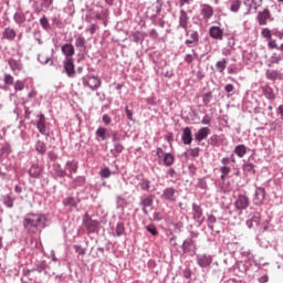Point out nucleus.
Here are the masks:
<instances>
[{
	"mask_svg": "<svg viewBox=\"0 0 283 283\" xmlns=\"http://www.w3.org/2000/svg\"><path fill=\"white\" fill-rule=\"evenodd\" d=\"M48 216L43 213L29 212L24 216L22 224L29 235L42 232L48 227Z\"/></svg>",
	"mask_w": 283,
	"mask_h": 283,
	"instance_id": "f257e3e1",
	"label": "nucleus"
},
{
	"mask_svg": "<svg viewBox=\"0 0 283 283\" xmlns=\"http://www.w3.org/2000/svg\"><path fill=\"white\" fill-rule=\"evenodd\" d=\"M135 180H137L136 188L139 191H144V193H154V191H156V186H154V184H151V180L145 177L144 174L136 175Z\"/></svg>",
	"mask_w": 283,
	"mask_h": 283,
	"instance_id": "f03ea898",
	"label": "nucleus"
},
{
	"mask_svg": "<svg viewBox=\"0 0 283 283\" xmlns=\"http://www.w3.org/2000/svg\"><path fill=\"white\" fill-rule=\"evenodd\" d=\"M13 21L19 27L23 25V23H32L34 21V13L30 10L23 11L18 9L13 14Z\"/></svg>",
	"mask_w": 283,
	"mask_h": 283,
	"instance_id": "7ed1b4c3",
	"label": "nucleus"
},
{
	"mask_svg": "<svg viewBox=\"0 0 283 283\" xmlns=\"http://www.w3.org/2000/svg\"><path fill=\"white\" fill-rule=\"evenodd\" d=\"M155 156L158 159V165H164V167H171L176 163V157L171 153H165L160 147L156 148Z\"/></svg>",
	"mask_w": 283,
	"mask_h": 283,
	"instance_id": "20e7f679",
	"label": "nucleus"
},
{
	"mask_svg": "<svg viewBox=\"0 0 283 283\" xmlns=\"http://www.w3.org/2000/svg\"><path fill=\"white\" fill-rule=\"evenodd\" d=\"M82 224L85 228L86 232L90 233H98V223L97 220L92 219L88 213H85L82 219Z\"/></svg>",
	"mask_w": 283,
	"mask_h": 283,
	"instance_id": "39448f33",
	"label": "nucleus"
},
{
	"mask_svg": "<svg viewBox=\"0 0 283 283\" xmlns=\"http://www.w3.org/2000/svg\"><path fill=\"white\" fill-rule=\"evenodd\" d=\"M164 4H165V2L163 0H156L155 12H154L153 8L147 9L146 17H147V19H149L151 21L153 25H158V23L156 22V19L160 14V12H163ZM151 12H154V13H151Z\"/></svg>",
	"mask_w": 283,
	"mask_h": 283,
	"instance_id": "423d86ee",
	"label": "nucleus"
},
{
	"mask_svg": "<svg viewBox=\"0 0 283 283\" xmlns=\"http://www.w3.org/2000/svg\"><path fill=\"white\" fill-rule=\"evenodd\" d=\"M160 200L164 202H176L178 200V189L167 187L161 190Z\"/></svg>",
	"mask_w": 283,
	"mask_h": 283,
	"instance_id": "0eeeda50",
	"label": "nucleus"
},
{
	"mask_svg": "<svg viewBox=\"0 0 283 283\" xmlns=\"http://www.w3.org/2000/svg\"><path fill=\"white\" fill-rule=\"evenodd\" d=\"M154 198L155 196L153 193H144L139 197V206L142 207V211L144 216H149V211L147 210L148 207H154Z\"/></svg>",
	"mask_w": 283,
	"mask_h": 283,
	"instance_id": "6e6552de",
	"label": "nucleus"
},
{
	"mask_svg": "<svg viewBox=\"0 0 283 283\" xmlns=\"http://www.w3.org/2000/svg\"><path fill=\"white\" fill-rule=\"evenodd\" d=\"M181 250L185 255H190V258H193L198 251L196 240L186 239L181 244Z\"/></svg>",
	"mask_w": 283,
	"mask_h": 283,
	"instance_id": "1a4fd4ad",
	"label": "nucleus"
},
{
	"mask_svg": "<svg viewBox=\"0 0 283 283\" xmlns=\"http://www.w3.org/2000/svg\"><path fill=\"white\" fill-rule=\"evenodd\" d=\"M250 205L251 201L249 200V197L244 193H239L234 201V209L237 211H247Z\"/></svg>",
	"mask_w": 283,
	"mask_h": 283,
	"instance_id": "9d476101",
	"label": "nucleus"
},
{
	"mask_svg": "<svg viewBox=\"0 0 283 283\" xmlns=\"http://www.w3.org/2000/svg\"><path fill=\"white\" fill-rule=\"evenodd\" d=\"M196 262L200 269H209L213 264V256L207 253L196 254Z\"/></svg>",
	"mask_w": 283,
	"mask_h": 283,
	"instance_id": "9b49d317",
	"label": "nucleus"
},
{
	"mask_svg": "<svg viewBox=\"0 0 283 283\" xmlns=\"http://www.w3.org/2000/svg\"><path fill=\"white\" fill-rule=\"evenodd\" d=\"M185 30L186 36H189V14L185 9H180L179 11V23L177 25V30Z\"/></svg>",
	"mask_w": 283,
	"mask_h": 283,
	"instance_id": "f8f14e48",
	"label": "nucleus"
},
{
	"mask_svg": "<svg viewBox=\"0 0 283 283\" xmlns=\"http://www.w3.org/2000/svg\"><path fill=\"white\" fill-rule=\"evenodd\" d=\"M265 199H266V189L262 187H256L253 199H252L253 205H255V207H262V205H264Z\"/></svg>",
	"mask_w": 283,
	"mask_h": 283,
	"instance_id": "ddd939ff",
	"label": "nucleus"
},
{
	"mask_svg": "<svg viewBox=\"0 0 283 283\" xmlns=\"http://www.w3.org/2000/svg\"><path fill=\"white\" fill-rule=\"evenodd\" d=\"M82 83L84 87H90V90L95 92V90H98V87H101L102 82H101V78L96 76H84L82 78Z\"/></svg>",
	"mask_w": 283,
	"mask_h": 283,
	"instance_id": "4468645a",
	"label": "nucleus"
},
{
	"mask_svg": "<svg viewBox=\"0 0 283 283\" xmlns=\"http://www.w3.org/2000/svg\"><path fill=\"white\" fill-rule=\"evenodd\" d=\"M52 177L54 180H59V178H72V176L67 174V169L63 168V166H61L59 163L53 164Z\"/></svg>",
	"mask_w": 283,
	"mask_h": 283,
	"instance_id": "2eb2a0df",
	"label": "nucleus"
},
{
	"mask_svg": "<svg viewBox=\"0 0 283 283\" xmlns=\"http://www.w3.org/2000/svg\"><path fill=\"white\" fill-rule=\"evenodd\" d=\"M63 67L69 78H74V76H76V65H74V59H64Z\"/></svg>",
	"mask_w": 283,
	"mask_h": 283,
	"instance_id": "dca6fc26",
	"label": "nucleus"
},
{
	"mask_svg": "<svg viewBox=\"0 0 283 283\" xmlns=\"http://www.w3.org/2000/svg\"><path fill=\"white\" fill-rule=\"evenodd\" d=\"M45 123V114L41 113L38 115L36 129L42 134V136H50V128H48V124Z\"/></svg>",
	"mask_w": 283,
	"mask_h": 283,
	"instance_id": "f3484780",
	"label": "nucleus"
},
{
	"mask_svg": "<svg viewBox=\"0 0 283 283\" xmlns=\"http://www.w3.org/2000/svg\"><path fill=\"white\" fill-rule=\"evenodd\" d=\"M192 218L198 224H202V222H205V212L202 207L196 202L192 203Z\"/></svg>",
	"mask_w": 283,
	"mask_h": 283,
	"instance_id": "a211bd4d",
	"label": "nucleus"
},
{
	"mask_svg": "<svg viewBox=\"0 0 283 283\" xmlns=\"http://www.w3.org/2000/svg\"><path fill=\"white\" fill-rule=\"evenodd\" d=\"M188 32L189 33L187 36H189V39L185 41V45H187L188 48H196V45L200 43V33H198V31L196 30H190Z\"/></svg>",
	"mask_w": 283,
	"mask_h": 283,
	"instance_id": "6ab92c4d",
	"label": "nucleus"
},
{
	"mask_svg": "<svg viewBox=\"0 0 283 283\" xmlns=\"http://www.w3.org/2000/svg\"><path fill=\"white\" fill-rule=\"evenodd\" d=\"M256 21L259 25H266L269 21H273V17L271 15V10L264 9L263 11H260L256 15Z\"/></svg>",
	"mask_w": 283,
	"mask_h": 283,
	"instance_id": "aec40b11",
	"label": "nucleus"
},
{
	"mask_svg": "<svg viewBox=\"0 0 283 283\" xmlns=\"http://www.w3.org/2000/svg\"><path fill=\"white\" fill-rule=\"evenodd\" d=\"M44 168L43 166L39 164H32L31 167L29 168V176L30 178H34L35 180H39L41 176H43Z\"/></svg>",
	"mask_w": 283,
	"mask_h": 283,
	"instance_id": "412c9836",
	"label": "nucleus"
},
{
	"mask_svg": "<svg viewBox=\"0 0 283 283\" xmlns=\"http://www.w3.org/2000/svg\"><path fill=\"white\" fill-rule=\"evenodd\" d=\"M213 7H211L210 4H200V14L203 21H209L213 17Z\"/></svg>",
	"mask_w": 283,
	"mask_h": 283,
	"instance_id": "4be33fe9",
	"label": "nucleus"
},
{
	"mask_svg": "<svg viewBox=\"0 0 283 283\" xmlns=\"http://www.w3.org/2000/svg\"><path fill=\"white\" fill-rule=\"evenodd\" d=\"M251 158H253V156H250L248 161H243L242 170L244 176H255L256 174L255 164L251 163Z\"/></svg>",
	"mask_w": 283,
	"mask_h": 283,
	"instance_id": "5701e85b",
	"label": "nucleus"
},
{
	"mask_svg": "<svg viewBox=\"0 0 283 283\" xmlns=\"http://www.w3.org/2000/svg\"><path fill=\"white\" fill-rule=\"evenodd\" d=\"M209 34L211 39H214L216 41H222V39H224V29L212 25L209 28Z\"/></svg>",
	"mask_w": 283,
	"mask_h": 283,
	"instance_id": "b1692460",
	"label": "nucleus"
},
{
	"mask_svg": "<svg viewBox=\"0 0 283 283\" xmlns=\"http://www.w3.org/2000/svg\"><path fill=\"white\" fill-rule=\"evenodd\" d=\"M262 220V214L260 212L252 213L251 218L245 221L248 229H254V227H260Z\"/></svg>",
	"mask_w": 283,
	"mask_h": 283,
	"instance_id": "393cba45",
	"label": "nucleus"
},
{
	"mask_svg": "<svg viewBox=\"0 0 283 283\" xmlns=\"http://www.w3.org/2000/svg\"><path fill=\"white\" fill-rule=\"evenodd\" d=\"M81 202V198L69 196L62 200L64 207H70L71 209H76Z\"/></svg>",
	"mask_w": 283,
	"mask_h": 283,
	"instance_id": "a878e982",
	"label": "nucleus"
},
{
	"mask_svg": "<svg viewBox=\"0 0 283 283\" xmlns=\"http://www.w3.org/2000/svg\"><path fill=\"white\" fill-rule=\"evenodd\" d=\"M211 134V129L209 127H201L196 134H195V140L197 143H202V140H207L208 136Z\"/></svg>",
	"mask_w": 283,
	"mask_h": 283,
	"instance_id": "bb28decb",
	"label": "nucleus"
},
{
	"mask_svg": "<svg viewBox=\"0 0 283 283\" xmlns=\"http://www.w3.org/2000/svg\"><path fill=\"white\" fill-rule=\"evenodd\" d=\"M226 6L230 12L238 14V12H240V8H242V0H228Z\"/></svg>",
	"mask_w": 283,
	"mask_h": 283,
	"instance_id": "cd10ccee",
	"label": "nucleus"
},
{
	"mask_svg": "<svg viewBox=\"0 0 283 283\" xmlns=\"http://www.w3.org/2000/svg\"><path fill=\"white\" fill-rule=\"evenodd\" d=\"M61 52L65 56L64 59H74L72 57L75 54L74 44L72 43L63 44L61 48Z\"/></svg>",
	"mask_w": 283,
	"mask_h": 283,
	"instance_id": "c85d7f7f",
	"label": "nucleus"
},
{
	"mask_svg": "<svg viewBox=\"0 0 283 283\" xmlns=\"http://www.w3.org/2000/svg\"><path fill=\"white\" fill-rule=\"evenodd\" d=\"M10 154H12V146L10 143L2 144L0 148V163H3V160L10 156Z\"/></svg>",
	"mask_w": 283,
	"mask_h": 283,
	"instance_id": "c756f323",
	"label": "nucleus"
},
{
	"mask_svg": "<svg viewBox=\"0 0 283 283\" xmlns=\"http://www.w3.org/2000/svg\"><path fill=\"white\" fill-rule=\"evenodd\" d=\"M34 149L38 154V156H45L48 151V144L41 139H36L34 144Z\"/></svg>",
	"mask_w": 283,
	"mask_h": 283,
	"instance_id": "7c9ffc66",
	"label": "nucleus"
},
{
	"mask_svg": "<svg viewBox=\"0 0 283 283\" xmlns=\"http://www.w3.org/2000/svg\"><path fill=\"white\" fill-rule=\"evenodd\" d=\"M2 205L7 207V209H12L14 207V201L17 200L15 197L12 196V193L2 195L0 198Z\"/></svg>",
	"mask_w": 283,
	"mask_h": 283,
	"instance_id": "2f4dec72",
	"label": "nucleus"
},
{
	"mask_svg": "<svg viewBox=\"0 0 283 283\" xmlns=\"http://www.w3.org/2000/svg\"><path fill=\"white\" fill-rule=\"evenodd\" d=\"M249 262L239 261L234 264V271H238V275H247L249 273Z\"/></svg>",
	"mask_w": 283,
	"mask_h": 283,
	"instance_id": "473e14b6",
	"label": "nucleus"
},
{
	"mask_svg": "<svg viewBox=\"0 0 283 283\" xmlns=\"http://www.w3.org/2000/svg\"><path fill=\"white\" fill-rule=\"evenodd\" d=\"M265 78H268V81H282V73L277 70H271L268 69L265 72Z\"/></svg>",
	"mask_w": 283,
	"mask_h": 283,
	"instance_id": "72a5a7b5",
	"label": "nucleus"
},
{
	"mask_svg": "<svg viewBox=\"0 0 283 283\" xmlns=\"http://www.w3.org/2000/svg\"><path fill=\"white\" fill-rule=\"evenodd\" d=\"M181 140L184 145H190L191 143H193V135L191 134L190 127L184 128Z\"/></svg>",
	"mask_w": 283,
	"mask_h": 283,
	"instance_id": "f704fd0d",
	"label": "nucleus"
},
{
	"mask_svg": "<svg viewBox=\"0 0 283 283\" xmlns=\"http://www.w3.org/2000/svg\"><path fill=\"white\" fill-rule=\"evenodd\" d=\"M199 59L198 52H196V49H192L191 53H187L185 55L184 63L187 65H193V61H198Z\"/></svg>",
	"mask_w": 283,
	"mask_h": 283,
	"instance_id": "c9c22d12",
	"label": "nucleus"
},
{
	"mask_svg": "<svg viewBox=\"0 0 283 283\" xmlns=\"http://www.w3.org/2000/svg\"><path fill=\"white\" fill-rule=\"evenodd\" d=\"M51 28H57V30H63L65 28V23H63L61 15L54 14L51 17Z\"/></svg>",
	"mask_w": 283,
	"mask_h": 283,
	"instance_id": "e433bc0d",
	"label": "nucleus"
},
{
	"mask_svg": "<svg viewBox=\"0 0 283 283\" xmlns=\"http://www.w3.org/2000/svg\"><path fill=\"white\" fill-rule=\"evenodd\" d=\"M8 64L12 72H21V70H23V63H21V60L9 59Z\"/></svg>",
	"mask_w": 283,
	"mask_h": 283,
	"instance_id": "4c0bfd02",
	"label": "nucleus"
},
{
	"mask_svg": "<svg viewBox=\"0 0 283 283\" xmlns=\"http://www.w3.org/2000/svg\"><path fill=\"white\" fill-rule=\"evenodd\" d=\"M145 36H147V34L140 31H134L130 33V39L133 43H144Z\"/></svg>",
	"mask_w": 283,
	"mask_h": 283,
	"instance_id": "58836bf2",
	"label": "nucleus"
},
{
	"mask_svg": "<svg viewBox=\"0 0 283 283\" xmlns=\"http://www.w3.org/2000/svg\"><path fill=\"white\" fill-rule=\"evenodd\" d=\"M262 93L268 101H275V92L269 85L261 86Z\"/></svg>",
	"mask_w": 283,
	"mask_h": 283,
	"instance_id": "ea45409f",
	"label": "nucleus"
},
{
	"mask_svg": "<svg viewBox=\"0 0 283 283\" xmlns=\"http://www.w3.org/2000/svg\"><path fill=\"white\" fill-rule=\"evenodd\" d=\"M123 151H125V146L120 142L113 144V148L111 149L113 158H118Z\"/></svg>",
	"mask_w": 283,
	"mask_h": 283,
	"instance_id": "a19ab883",
	"label": "nucleus"
},
{
	"mask_svg": "<svg viewBox=\"0 0 283 283\" xmlns=\"http://www.w3.org/2000/svg\"><path fill=\"white\" fill-rule=\"evenodd\" d=\"M2 39H6L7 41H14L17 39V31L11 28H6L2 32Z\"/></svg>",
	"mask_w": 283,
	"mask_h": 283,
	"instance_id": "79ce46f5",
	"label": "nucleus"
},
{
	"mask_svg": "<svg viewBox=\"0 0 283 283\" xmlns=\"http://www.w3.org/2000/svg\"><path fill=\"white\" fill-rule=\"evenodd\" d=\"M65 167L69 170V176H72V174H76L78 171V161L69 160L66 161Z\"/></svg>",
	"mask_w": 283,
	"mask_h": 283,
	"instance_id": "37998d69",
	"label": "nucleus"
},
{
	"mask_svg": "<svg viewBox=\"0 0 283 283\" xmlns=\"http://www.w3.org/2000/svg\"><path fill=\"white\" fill-rule=\"evenodd\" d=\"M95 138L98 143L105 140L107 138V128L98 127L95 132Z\"/></svg>",
	"mask_w": 283,
	"mask_h": 283,
	"instance_id": "c03bdc74",
	"label": "nucleus"
},
{
	"mask_svg": "<svg viewBox=\"0 0 283 283\" xmlns=\"http://www.w3.org/2000/svg\"><path fill=\"white\" fill-rule=\"evenodd\" d=\"M248 148L243 144H239L234 147V154L239 158H244L247 156Z\"/></svg>",
	"mask_w": 283,
	"mask_h": 283,
	"instance_id": "a18cd8bd",
	"label": "nucleus"
},
{
	"mask_svg": "<svg viewBox=\"0 0 283 283\" xmlns=\"http://www.w3.org/2000/svg\"><path fill=\"white\" fill-rule=\"evenodd\" d=\"M40 25L44 32H50L52 30V24H50V20L45 15L40 18Z\"/></svg>",
	"mask_w": 283,
	"mask_h": 283,
	"instance_id": "49530a36",
	"label": "nucleus"
},
{
	"mask_svg": "<svg viewBox=\"0 0 283 283\" xmlns=\"http://www.w3.org/2000/svg\"><path fill=\"white\" fill-rule=\"evenodd\" d=\"M85 177L78 176L72 181L73 189H78V187H85Z\"/></svg>",
	"mask_w": 283,
	"mask_h": 283,
	"instance_id": "de8ad7c7",
	"label": "nucleus"
},
{
	"mask_svg": "<svg viewBox=\"0 0 283 283\" xmlns=\"http://www.w3.org/2000/svg\"><path fill=\"white\" fill-rule=\"evenodd\" d=\"M14 92H23L25 90V80H17L13 82Z\"/></svg>",
	"mask_w": 283,
	"mask_h": 283,
	"instance_id": "09e8293b",
	"label": "nucleus"
},
{
	"mask_svg": "<svg viewBox=\"0 0 283 283\" xmlns=\"http://www.w3.org/2000/svg\"><path fill=\"white\" fill-rule=\"evenodd\" d=\"M216 70L219 74H224V70H227V59H222L216 63Z\"/></svg>",
	"mask_w": 283,
	"mask_h": 283,
	"instance_id": "8fccbe9b",
	"label": "nucleus"
},
{
	"mask_svg": "<svg viewBox=\"0 0 283 283\" xmlns=\"http://www.w3.org/2000/svg\"><path fill=\"white\" fill-rule=\"evenodd\" d=\"M219 171L221 174L220 180H227L228 176L231 174V167H229V166H221L219 168Z\"/></svg>",
	"mask_w": 283,
	"mask_h": 283,
	"instance_id": "3c124183",
	"label": "nucleus"
},
{
	"mask_svg": "<svg viewBox=\"0 0 283 283\" xmlns=\"http://www.w3.org/2000/svg\"><path fill=\"white\" fill-rule=\"evenodd\" d=\"M184 156L191 157V158H198L200 156V147L190 148L188 151L184 153Z\"/></svg>",
	"mask_w": 283,
	"mask_h": 283,
	"instance_id": "603ef678",
	"label": "nucleus"
},
{
	"mask_svg": "<svg viewBox=\"0 0 283 283\" xmlns=\"http://www.w3.org/2000/svg\"><path fill=\"white\" fill-rule=\"evenodd\" d=\"M115 235L117 238H120L123 235H125V223L124 222H118L116 224V228H115Z\"/></svg>",
	"mask_w": 283,
	"mask_h": 283,
	"instance_id": "864d4df0",
	"label": "nucleus"
},
{
	"mask_svg": "<svg viewBox=\"0 0 283 283\" xmlns=\"http://www.w3.org/2000/svg\"><path fill=\"white\" fill-rule=\"evenodd\" d=\"M122 140H125V136H123V135L120 134V132L114 130V132L112 133V143H113V144H116V143H120Z\"/></svg>",
	"mask_w": 283,
	"mask_h": 283,
	"instance_id": "5fc2aeb1",
	"label": "nucleus"
},
{
	"mask_svg": "<svg viewBox=\"0 0 283 283\" xmlns=\"http://www.w3.org/2000/svg\"><path fill=\"white\" fill-rule=\"evenodd\" d=\"M220 136L219 135H212L209 139L208 143L209 145H211L212 147H220Z\"/></svg>",
	"mask_w": 283,
	"mask_h": 283,
	"instance_id": "6e6d98bb",
	"label": "nucleus"
},
{
	"mask_svg": "<svg viewBox=\"0 0 283 283\" xmlns=\"http://www.w3.org/2000/svg\"><path fill=\"white\" fill-rule=\"evenodd\" d=\"M45 269H48V263H45V261H42L35 264V268H33V271H36L38 273H43Z\"/></svg>",
	"mask_w": 283,
	"mask_h": 283,
	"instance_id": "4d7b16f0",
	"label": "nucleus"
},
{
	"mask_svg": "<svg viewBox=\"0 0 283 283\" xmlns=\"http://www.w3.org/2000/svg\"><path fill=\"white\" fill-rule=\"evenodd\" d=\"M211 101H213V93H211V91H209L202 95L203 105H209V103H211Z\"/></svg>",
	"mask_w": 283,
	"mask_h": 283,
	"instance_id": "13d9d810",
	"label": "nucleus"
},
{
	"mask_svg": "<svg viewBox=\"0 0 283 283\" xmlns=\"http://www.w3.org/2000/svg\"><path fill=\"white\" fill-rule=\"evenodd\" d=\"M224 92H227L228 98H231V96H233V94H235V86H233V84H227L224 86Z\"/></svg>",
	"mask_w": 283,
	"mask_h": 283,
	"instance_id": "bf43d9fd",
	"label": "nucleus"
},
{
	"mask_svg": "<svg viewBox=\"0 0 283 283\" xmlns=\"http://www.w3.org/2000/svg\"><path fill=\"white\" fill-rule=\"evenodd\" d=\"M4 85H14V76L11 74L6 73L3 77Z\"/></svg>",
	"mask_w": 283,
	"mask_h": 283,
	"instance_id": "052dcab7",
	"label": "nucleus"
},
{
	"mask_svg": "<svg viewBox=\"0 0 283 283\" xmlns=\"http://www.w3.org/2000/svg\"><path fill=\"white\" fill-rule=\"evenodd\" d=\"M207 222H208V229H210V231H213V224H216L217 222L216 216L209 214Z\"/></svg>",
	"mask_w": 283,
	"mask_h": 283,
	"instance_id": "680f3d73",
	"label": "nucleus"
},
{
	"mask_svg": "<svg viewBox=\"0 0 283 283\" xmlns=\"http://www.w3.org/2000/svg\"><path fill=\"white\" fill-rule=\"evenodd\" d=\"M197 187L199 189H202L203 191H207V178L202 177L198 179Z\"/></svg>",
	"mask_w": 283,
	"mask_h": 283,
	"instance_id": "e2e57ef3",
	"label": "nucleus"
},
{
	"mask_svg": "<svg viewBox=\"0 0 283 283\" xmlns=\"http://www.w3.org/2000/svg\"><path fill=\"white\" fill-rule=\"evenodd\" d=\"M86 43H87V41L83 36H77L75 39V48H85Z\"/></svg>",
	"mask_w": 283,
	"mask_h": 283,
	"instance_id": "0e129e2a",
	"label": "nucleus"
},
{
	"mask_svg": "<svg viewBox=\"0 0 283 283\" xmlns=\"http://www.w3.org/2000/svg\"><path fill=\"white\" fill-rule=\"evenodd\" d=\"M146 231H148V233L153 234L154 237L158 235V229H156V226L154 224H148L145 227Z\"/></svg>",
	"mask_w": 283,
	"mask_h": 283,
	"instance_id": "69168bd1",
	"label": "nucleus"
},
{
	"mask_svg": "<svg viewBox=\"0 0 283 283\" xmlns=\"http://www.w3.org/2000/svg\"><path fill=\"white\" fill-rule=\"evenodd\" d=\"M99 176H101V178H111V176H112V170H109L108 167H105V168H103V169L99 171Z\"/></svg>",
	"mask_w": 283,
	"mask_h": 283,
	"instance_id": "338daca9",
	"label": "nucleus"
},
{
	"mask_svg": "<svg viewBox=\"0 0 283 283\" xmlns=\"http://www.w3.org/2000/svg\"><path fill=\"white\" fill-rule=\"evenodd\" d=\"M166 177L167 178H178V171H176L175 168H169L167 171H166Z\"/></svg>",
	"mask_w": 283,
	"mask_h": 283,
	"instance_id": "774afa93",
	"label": "nucleus"
}]
</instances>
